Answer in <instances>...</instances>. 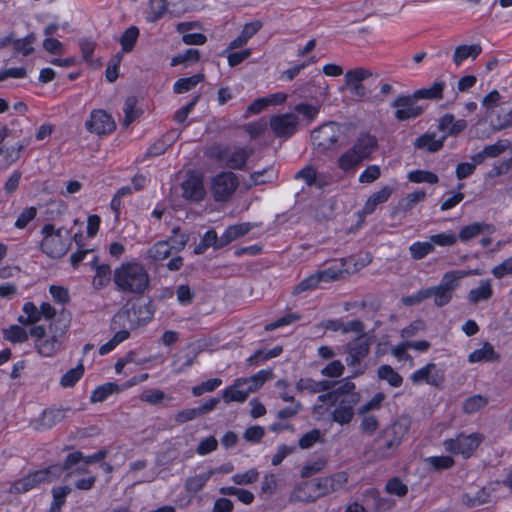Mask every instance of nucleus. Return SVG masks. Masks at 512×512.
Listing matches in <instances>:
<instances>
[{
    "label": "nucleus",
    "mask_w": 512,
    "mask_h": 512,
    "mask_svg": "<svg viewBox=\"0 0 512 512\" xmlns=\"http://www.w3.org/2000/svg\"><path fill=\"white\" fill-rule=\"evenodd\" d=\"M113 281L118 291L141 295L148 289L150 277L142 264L129 261L114 270Z\"/></svg>",
    "instance_id": "nucleus-1"
},
{
    "label": "nucleus",
    "mask_w": 512,
    "mask_h": 512,
    "mask_svg": "<svg viewBox=\"0 0 512 512\" xmlns=\"http://www.w3.org/2000/svg\"><path fill=\"white\" fill-rule=\"evenodd\" d=\"M347 481L344 474L305 481L297 485L290 494L291 502H315L338 489Z\"/></svg>",
    "instance_id": "nucleus-2"
},
{
    "label": "nucleus",
    "mask_w": 512,
    "mask_h": 512,
    "mask_svg": "<svg viewBox=\"0 0 512 512\" xmlns=\"http://www.w3.org/2000/svg\"><path fill=\"white\" fill-rule=\"evenodd\" d=\"M410 422L407 418H399L387 426L374 440L372 452L376 459H387L395 454L409 431Z\"/></svg>",
    "instance_id": "nucleus-3"
},
{
    "label": "nucleus",
    "mask_w": 512,
    "mask_h": 512,
    "mask_svg": "<svg viewBox=\"0 0 512 512\" xmlns=\"http://www.w3.org/2000/svg\"><path fill=\"white\" fill-rule=\"evenodd\" d=\"M377 147L378 141L374 135L360 133L353 146L338 158L339 169L346 173L354 171L364 160L370 159Z\"/></svg>",
    "instance_id": "nucleus-4"
},
{
    "label": "nucleus",
    "mask_w": 512,
    "mask_h": 512,
    "mask_svg": "<svg viewBox=\"0 0 512 512\" xmlns=\"http://www.w3.org/2000/svg\"><path fill=\"white\" fill-rule=\"evenodd\" d=\"M41 233L43 239L40 247L44 254L50 258H61L67 253L71 245L69 230L65 228L56 229L53 224H45Z\"/></svg>",
    "instance_id": "nucleus-5"
},
{
    "label": "nucleus",
    "mask_w": 512,
    "mask_h": 512,
    "mask_svg": "<svg viewBox=\"0 0 512 512\" xmlns=\"http://www.w3.org/2000/svg\"><path fill=\"white\" fill-rule=\"evenodd\" d=\"M253 152L250 147L216 145L210 149L209 156L230 169L244 170Z\"/></svg>",
    "instance_id": "nucleus-6"
},
{
    "label": "nucleus",
    "mask_w": 512,
    "mask_h": 512,
    "mask_svg": "<svg viewBox=\"0 0 512 512\" xmlns=\"http://www.w3.org/2000/svg\"><path fill=\"white\" fill-rule=\"evenodd\" d=\"M466 275L463 271L446 272L437 286L428 287V299L433 298L437 307H443L450 303L455 290L459 286V280Z\"/></svg>",
    "instance_id": "nucleus-7"
},
{
    "label": "nucleus",
    "mask_w": 512,
    "mask_h": 512,
    "mask_svg": "<svg viewBox=\"0 0 512 512\" xmlns=\"http://www.w3.org/2000/svg\"><path fill=\"white\" fill-rule=\"evenodd\" d=\"M371 345V337H355L345 345V362L348 367L354 368L351 377H358L365 373L366 366H362L361 363L369 355Z\"/></svg>",
    "instance_id": "nucleus-8"
},
{
    "label": "nucleus",
    "mask_w": 512,
    "mask_h": 512,
    "mask_svg": "<svg viewBox=\"0 0 512 512\" xmlns=\"http://www.w3.org/2000/svg\"><path fill=\"white\" fill-rule=\"evenodd\" d=\"M61 469L57 465H51L48 468L36 470L27 476L16 480L10 486L9 491L15 494L26 493L44 482H51L60 477Z\"/></svg>",
    "instance_id": "nucleus-9"
},
{
    "label": "nucleus",
    "mask_w": 512,
    "mask_h": 512,
    "mask_svg": "<svg viewBox=\"0 0 512 512\" xmlns=\"http://www.w3.org/2000/svg\"><path fill=\"white\" fill-rule=\"evenodd\" d=\"M359 400L360 395L356 392V385L351 381L350 388L343 392L334 405L336 407L331 412V419L340 425L349 424L354 417V407Z\"/></svg>",
    "instance_id": "nucleus-10"
},
{
    "label": "nucleus",
    "mask_w": 512,
    "mask_h": 512,
    "mask_svg": "<svg viewBox=\"0 0 512 512\" xmlns=\"http://www.w3.org/2000/svg\"><path fill=\"white\" fill-rule=\"evenodd\" d=\"M483 441L484 435L481 433H460L455 438L446 439L443 446L450 453L469 458Z\"/></svg>",
    "instance_id": "nucleus-11"
},
{
    "label": "nucleus",
    "mask_w": 512,
    "mask_h": 512,
    "mask_svg": "<svg viewBox=\"0 0 512 512\" xmlns=\"http://www.w3.org/2000/svg\"><path fill=\"white\" fill-rule=\"evenodd\" d=\"M239 185L238 178L231 171L218 173L212 178L211 191L216 202L228 201Z\"/></svg>",
    "instance_id": "nucleus-12"
},
{
    "label": "nucleus",
    "mask_w": 512,
    "mask_h": 512,
    "mask_svg": "<svg viewBox=\"0 0 512 512\" xmlns=\"http://www.w3.org/2000/svg\"><path fill=\"white\" fill-rule=\"evenodd\" d=\"M342 134L341 126L336 122L323 124L311 133L312 143L320 153L331 149Z\"/></svg>",
    "instance_id": "nucleus-13"
},
{
    "label": "nucleus",
    "mask_w": 512,
    "mask_h": 512,
    "mask_svg": "<svg viewBox=\"0 0 512 512\" xmlns=\"http://www.w3.org/2000/svg\"><path fill=\"white\" fill-rule=\"evenodd\" d=\"M418 98L415 97V93L411 95H400L392 103L391 107L395 108L394 117L398 121H406L409 119L419 117L425 107L419 105Z\"/></svg>",
    "instance_id": "nucleus-14"
},
{
    "label": "nucleus",
    "mask_w": 512,
    "mask_h": 512,
    "mask_svg": "<svg viewBox=\"0 0 512 512\" xmlns=\"http://www.w3.org/2000/svg\"><path fill=\"white\" fill-rule=\"evenodd\" d=\"M298 124L299 118L294 113L274 115L269 121L271 130L280 138L291 137L297 131Z\"/></svg>",
    "instance_id": "nucleus-15"
},
{
    "label": "nucleus",
    "mask_w": 512,
    "mask_h": 512,
    "mask_svg": "<svg viewBox=\"0 0 512 512\" xmlns=\"http://www.w3.org/2000/svg\"><path fill=\"white\" fill-rule=\"evenodd\" d=\"M86 129L94 134L103 135L112 133L115 128L113 118L104 110H93L89 120L85 123Z\"/></svg>",
    "instance_id": "nucleus-16"
},
{
    "label": "nucleus",
    "mask_w": 512,
    "mask_h": 512,
    "mask_svg": "<svg viewBox=\"0 0 512 512\" xmlns=\"http://www.w3.org/2000/svg\"><path fill=\"white\" fill-rule=\"evenodd\" d=\"M59 322L60 321L50 324L49 330L52 333L51 337H45L44 339L35 341V347L38 353L44 357H51L56 353L58 348V338L65 334L67 330V324L63 323L62 327L59 328Z\"/></svg>",
    "instance_id": "nucleus-17"
},
{
    "label": "nucleus",
    "mask_w": 512,
    "mask_h": 512,
    "mask_svg": "<svg viewBox=\"0 0 512 512\" xmlns=\"http://www.w3.org/2000/svg\"><path fill=\"white\" fill-rule=\"evenodd\" d=\"M373 76V72L363 67L348 70L344 75L345 85L357 97L366 96V89L362 82Z\"/></svg>",
    "instance_id": "nucleus-18"
},
{
    "label": "nucleus",
    "mask_w": 512,
    "mask_h": 512,
    "mask_svg": "<svg viewBox=\"0 0 512 512\" xmlns=\"http://www.w3.org/2000/svg\"><path fill=\"white\" fill-rule=\"evenodd\" d=\"M253 393V389H251L243 380V378H238L234 381V383L227 387L223 393L222 398L225 403L230 402H244L247 400L249 395Z\"/></svg>",
    "instance_id": "nucleus-19"
},
{
    "label": "nucleus",
    "mask_w": 512,
    "mask_h": 512,
    "mask_svg": "<svg viewBox=\"0 0 512 512\" xmlns=\"http://www.w3.org/2000/svg\"><path fill=\"white\" fill-rule=\"evenodd\" d=\"M182 196L191 201H201L205 196V189L201 177L190 175L181 184Z\"/></svg>",
    "instance_id": "nucleus-20"
},
{
    "label": "nucleus",
    "mask_w": 512,
    "mask_h": 512,
    "mask_svg": "<svg viewBox=\"0 0 512 512\" xmlns=\"http://www.w3.org/2000/svg\"><path fill=\"white\" fill-rule=\"evenodd\" d=\"M495 231V227L492 224L485 222H474L467 226H464L459 231V240L462 242H468L471 239L476 238L480 234H492Z\"/></svg>",
    "instance_id": "nucleus-21"
},
{
    "label": "nucleus",
    "mask_w": 512,
    "mask_h": 512,
    "mask_svg": "<svg viewBox=\"0 0 512 512\" xmlns=\"http://www.w3.org/2000/svg\"><path fill=\"white\" fill-rule=\"evenodd\" d=\"M196 356L192 344H189L181 354L175 356L172 362L173 370L177 374L185 372L194 364Z\"/></svg>",
    "instance_id": "nucleus-22"
},
{
    "label": "nucleus",
    "mask_w": 512,
    "mask_h": 512,
    "mask_svg": "<svg viewBox=\"0 0 512 512\" xmlns=\"http://www.w3.org/2000/svg\"><path fill=\"white\" fill-rule=\"evenodd\" d=\"M98 257L94 256L91 261L92 266L95 268V276L93 278V287L95 289H102L106 287L111 281V268L108 264L97 265Z\"/></svg>",
    "instance_id": "nucleus-23"
},
{
    "label": "nucleus",
    "mask_w": 512,
    "mask_h": 512,
    "mask_svg": "<svg viewBox=\"0 0 512 512\" xmlns=\"http://www.w3.org/2000/svg\"><path fill=\"white\" fill-rule=\"evenodd\" d=\"M490 491L487 488H471L462 498L463 503L468 507H476L489 501Z\"/></svg>",
    "instance_id": "nucleus-24"
},
{
    "label": "nucleus",
    "mask_w": 512,
    "mask_h": 512,
    "mask_svg": "<svg viewBox=\"0 0 512 512\" xmlns=\"http://www.w3.org/2000/svg\"><path fill=\"white\" fill-rule=\"evenodd\" d=\"M350 382V377L340 380L337 387L329 392L320 394L317 400L321 403H328L330 406H334L343 392L350 388Z\"/></svg>",
    "instance_id": "nucleus-25"
},
{
    "label": "nucleus",
    "mask_w": 512,
    "mask_h": 512,
    "mask_svg": "<svg viewBox=\"0 0 512 512\" xmlns=\"http://www.w3.org/2000/svg\"><path fill=\"white\" fill-rule=\"evenodd\" d=\"M178 137L176 131H170L156 140L147 150L148 156H159L170 147Z\"/></svg>",
    "instance_id": "nucleus-26"
},
{
    "label": "nucleus",
    "mask_w": 512,
    "mask_h": 512,
    "mask_svg": "<svg viewBox=\"0 0 512 512\" xmlns=\"http://www.w3.org/2000/svg\"><path fill=\"white\" fill-rule=\"evenodd\" d=\"M446 87V83L443 80L435 81L430 87L421 88L416 90L415 97L420 99L428 100H440L443 98V91Z\"/></svg>",
    "instance_id": "nucleus-27"
},
{
    "label": "nucleus",
    "mask_w": 512,
    "mask_h": 512,
    "mask_svg": "<svg viewBox=\"0 0 512 512\" xmlns=\"http://www.w3.org/2000/svg\"><path fill=\"white\" fill-rule=\"evenodd\" d=\"M481 52L482 47L479 44L457 46L453 54V62L456 66H459L469 57L475 59Z\"/></svg>",
    "instance_id": "nucleus-28"
},
{
    "label": "nucleus",
    "mask_w": 512,
    "mask_h": 512,
    "mask_svg": "<svg viewBox=\"0 0 512 512\" xmlns=\"http://www.w3.org/2000/svg\"><path fill=\"white\" fill-rule=\"evenodd\" d=\"M493 295V289L490 280H482L480 285L471 289L468 294V300L472 304H477L480 301L489 300Z\"/></svg>",
    "instance_id": "nucleus-29"
},
{
    "label": "nucleus",
    "mask_w": 512,
    "mask_h": 512,
    "mask_svg": "<svg viewBox=\"0 0 512 512\" xmlns=\"http://www.w3.org/2000/svg\"><path fill=\"white\" fill-rule=\"evenodd\" d=\"M251 230L249 223H241L237 225L229 226L225 232L221 235L220 246H226L232 241L238 239L241 236L246 235Z\"/></svg>",
    "instance_id": "nucleus-30"
},
{
    "label": "nucleus",
    "mask_w": 512,
    "mask_h": 512,
    "mask_svg": "<svg viewBox=\"0 0 512 512\" xmlns=\"http://www.w3.org/2000/svg\"><path fill=\"white\" fill-rule=\"evenodd\" d=\"M498 358L494 347L486 342L484 345L471 352L468 356V361L470 363H479V362H490Z\"/></svg>",
    "instance_id": "nucleus-31"
},
{
    "label": "nucleus",
    "mask_w": 512,
    "mask_h": 512,
    "mask_svg": "<svg viewBox=\"0 0 512 512\" xmlns=\"http://www.w3.org/2000/svg\"><path fill=\"white\" fill-rule=\"evenodd\" d=\"M172 253L169 241H158L154 245H152L146 253V259L151 260L153 262L165 260Z\"/></svg>",
    "instance_id": "nucleus-32"
},
{
    "label": "nucleus",
    "mask_w": 512,
    "mask_h": 512,
    "mask_svg": "<svg viewBox=\"0 0 512 512\" xmlns=\"http://www.w3.org/2000/svg\"><path fill=\"white\" fill-rule=\"evenodd\" d=\"M35 41L36 37L33 33L19 39H16L13 33V40L10 44L13 45L14 54L28 56L34 51L33 44Z\"/></svg>",
    "instance_id": "nucleus-33"
},
{
    "label": "nucleus",
    "mask_w": 512,
    "mask_h": 512,
    "mask_svg": "<svg viewBox=\"0 0 512 512\" xmlns=\"http://www.w3.org/2000/svg\"><path fill=\"white\" fill-rule=\"evenodd\" d=\"M426 196L425 191L420 190L413 193H409L405 197H403L394 208V214L399 212L406 213L410 211L417 203L422 201Z\"/></svg>",
    "instance_id": "nucleus-34"
},
{
    "label": "nucleus",
    "mask_w": 512,
    "mask_h": 512,
    "mask_svg": "<svg viewBox=\"0 0 512 512\" xmlns=\"http://www.w3.org/2000/svg\"><path fill=\"white\" fill-rule=\"evenodd\" d=\"M215 473L214 470H208L206 472L191 476L185 481V489L189 493H197L206 485L208 480Z\"/></svg>",
    "instance_id": "nucleus-35"
},
{
    "label": "nucleus",
    "mask_w": 512,
    "mask_h": 512,
    "mask_svg": "<svg viewBox=\"0 0 512 512\" xmlns=\"http://www.w3.org/2000/svg\"><path fill=\"white\" fill-rule=\"evenodd\" d=\"M23 314L18 317L22 325L36 324L42 318L39 308L33 302H25L22 307Z\"/></svg>",
    "instance_id": "nucleus-36"
},
{
    "label": "nucleus",
    "mask_w": 512,
    "mask_h": 512,
    "mask_svg": "<svg viewBox=\"0 0 512 512\" xmlns=\"http://www.w3.org/2000/svg\"><path fill=\"white\" fill-rule=\"evenodd\" d=\"M204 80V75L199 73L190 77L180 78L173 85V91L176 94H183L194 89Z\"/></svg>",
    "instance_id": "nucleus-37"
},
{
    "label": "nucleus",
    "mask_w": 512,
    "mask_h": 512,
    "mask_svg": "<svg viewBox=\"0 0 512 512\" xmlns=\"http://www.w3.org/2000/svg\"><path fill=\"white\" fill-rule=\"evenodd\" d=\"M28 144L29 141H23L17 143L16 146L7 147L4 143L0 142V155H2L8 163H14L20 158L22 151Z\"/></svg>",
    "instance_id": "nucleus-38"
},
{
    "label": "nucleus",
    "mask_w": 512,
    "mask_h": 512,
    "mask_svg": "<svg viewBox=\"0 0 512 512\" xmlns=\"http://www.w3.org/2000/svg\"><path fill=\"white\" fill-rule=\"evenodd\" d=\"M219 493L225 496H236L240 502L246 505L251 504L255 499L252 492L234 486L221 487Z\"/></svg>",
    "instance_id": "nucleus-39"
},
{
    "label": "nucleus",
    "mask_w": 512,
    "mask_h": 512,
    "mask_svg": "<svg viewBox=\"0 0 512 512\" xmlns=\"http://www.w3.org/2000/svg\"><path fill=\"white\" fill-rule=\"evenodd\" d=\"M436 368L434 363H429L426 366L416 370L411 375V380L414 384H419L421 382H426L431 385H437L438 380L431 376V372Z\"/></svg>",
    "instance_id": "nucleus-40"
},
{
    "label": "nucleus",
    "mask_w": 512,
    "mask_h": 512,
    "mask_svg": "<svg viewBox=\"0 0 512 512\" xmlns=\"http://www.w3.org/2000/svg\"><path fill=\"white\" fill-rule=\"evenodd\" d=\"M71 491L72 488L67 485L54 487L51 491L53 502L50 507V512H61V508L66 502V497Z\"/></svg>",
    "instance_id": "nucleus-41"
},
{
    "label": "nucleus",
    "mask_w": 512,
    "mask_h": 512,
    "mask_svg": "<svg viewBox=\"0 0 512 512\" xmlns=\"http://www.w3.org/2000/svg\"><path fill=\"white\" fill-rule=\"evenodd\" d=\"M415 148L436 152L443 146L441 140H437L434 134H424L418 137L414 143Z\"/></svg>",
    "instance_id": "nucleus-42"
},
{
    "label": "nucleus",
    "mask_w": 512,
    "mask_h": 512,
    "mask_svg": "<svg viewBox=\"0 0 512 512\" xmlns=\"http://www.w3.org/2000/svg\"><path fill=\"white\" fill-rule=\"evenodd\" d=\"M120 391L119 386L116 383L108 382L98 386L91 394V402H103L113 393Z\"/></svg>",
    "instance_id": "nucleus-43"
},
{
    "label": "nucleus",
    "mask_w": 512,
    "mask_h": 512,
    "mask_svg": "<svg viewBox=\"0 0 512 512\" xmlns=\"http://www.w3.org/2000/svg\"><path fill=\"white\" fill-rule=\"evenodd\" d=\"M377 374L381 380L387 381L392 387H400L403 383L402 376L390 365H381Z\"/></svg>",
    "instance_id": "nucleus-44"
},
{
    "label": "nucleus",
    "mask_w": 512,
    "mask_h": 512,
    "mask_svg": "<svg viewBox=\"0 0 512 512\" xmlns=\"http://www.w3.org/2000/svg\"><path fill=\"white\" fill-rule=\"evenodd\" d=\"M434 251L435 248L430 241H416L409 246L411 258L414 260H421Z\"/></svg>",
    "instance_id": "nucleus-45"
},
{
    "label": "nucleus",
    "mask_w": 512,
    "mask_h": 512,
    "mask_svg": "<svg viewBox=\"0 0 512 512\" xmlns=\"http://www.w3.org/2000/svg\"><path fill=\"white\" fill-rule=\"evenodd\" d=\"M283 351L282 346H275L270 350H257L253 355L247 359L249 365H257L260 362L275 358L279 356Z\"/></svg>",
    "instance_id": "nucleus-46"
},
{
    "label": "nucleus",
    "mask_w": 512,
    "mask_h": 512,
    "mask_svg": "<svg viewBox=\"0 0 512 512\" xmlns=\"http://www.w3.org/2000/svg\"><path fill=\"white\" fill-rule=\"evenodd\" d=\"M139 37V29L136 26L127 28L120 38V44L124 53L131 52Z\"/></svg>",
    "instance_id": "nucleus-47"
},
{
    "label": "nucleus",
    "mask_w": 512,
    "mask_h": 512,
    "mask_svg": "<svg viewBox=\"0 0 512 512\" xmlns=\"http://www.w3.org/2000/svg\"><path fill=\"white\" fill-rule=\"evenodd\" d=\"M167 7V0H150L147 21L156 22L161 19L166 14Z\"/></svg>",
    "instance_id": "nucleus-48"
},
{
    "label": "nucleus",
    "mask_w": 512,
    "mask_h": 512,
    "mask_svg": "<svg viewBox=\"0 0 512 512\" xmlns=\"http://www.w3.org/2000/svg\"><path fill=\"white\" fill-rule=\"evenodd\" d=\"M83 374L84 366L82 363H79L61 377L60 385L64 388L73 387L82 378Z\"/></svg>",
    "instance_id": "nucleus-49"
},
{
    "label": "nucleus",
    "mask_w": 512,
    "mask_h": 512,
    "mask_svg": "<svg viewBox=\"0 0 512 512\" xmlns=\"http://www.w3.org/2000/svg\"><path fill=\"white\" fill-rule=\"evenodd\" d=\"M343 266V263L334 264L323 270L317 271L322 283H328L340 279L344 273Z\"/></svg>",
    "instance_id": "nucleus-50"
},
{
    "label": "nucleus",
    "mask_w": 512,
    "mask_h": 512,
    "mask_svg": "<svg viewBox=\"0 0 512 512\" xmlns=\"http://www.w3.org/2000/svg\"><path fill=\"white\" fill-rule=\"evenodd\" d=\"M140 400L150 405L161 404L164 400L171 401L172 397L167 396L162 390L147 389L140 395Z\"/></svg>",
    "instance_id": "nucleus-51"
},
{
    "label": "nucleus",
    "mask_w": 512,
    "mask_h": 512,
    "mask_svg": "<svg viewBox=\"0 0 512 512\" xmlns=\"http://www.w3.org/2000/svg\"><path fill=\"white\" fill-rule=\"evenodd\" d=\"M67 409L45 410L42 415V425L51 428L66 417Z\"/></svg>",
    "instance_id": "nucleus-52"
},
{
    "label": "nucleus",
    "mask_w": 512,
    "mask_h": 512,
    "mask_svg": "<svg viewBox=\"0 0 512 512\" xmlns=\"http://www.w3.org/2000/svg\"><path fill=\"white\" fill-rule=\"evenodd\" d=\"M273 377L272 370H260L256 374L248 378H243L245 383L253 389V392L258 390L262 385Z\"/></svg>",
    "instance_id": "nucleus-53"
},
{
    "label": "nucleus",
    "mask_w": 512,
    "mask_h": 512,
    "mask_svg": "<svg viewBox=\"0 0 512 512\" xmlns=\"http://www.w3.org/2000/svg\"><path fill=\"white\" fill-rule=\"evenodd\" d=\"M137 98L135 96H129L125 100L123 111L125 114L124 124L130 125L135 119L141 115V111L136 109Z\"/></svg>",
    "instance_id": "nucleus-54"
},
{
    "label": "nucleus",
    "mask_w": 512,
    "mask_h": 512,
    "mask_svg": "<svg viewBox=\"0 0 512 512\" xmlns=\"http://www.w3.org/2000/svg\"><path fill=\"white\" fill-rule=\"evenodd\" d=\"M409 181L413 183H429L436 184L439 181L438 176L430 171L425 170H414L408 174Z\"/></svg>",
    "instance_id": "nucleus-55"
},
{
    "label": "nucleus",
    "mask_w": 512,
    "mask_h": 512,
    "mask_svg": "<svg viewBox=\"0 0 512 512\" xmlns=\"http://www.w3.org/2000/svg\"><path fill=\"white\" fill-rule=\"evenodd\" d=\"M200 59V52L198 49L190 48L181 54L174 56L171 59V66L180 64L195 63Z\"/></svg>",
    "instance_id": "nucleus-56"
},
{
    "label": "nucleus",
    "mask_w": 512,
    "mask_h": 512,
    "mask_svg": "<svg viewBox=\"0 0 512 512\" xmlns=\"http://www.w3.org/2000/svg\"><path fill=\"white\" fill-rule=\"evenodd\" d=\"M322 283L317 272L304 278L297 286H295L293 293L300 294L305 291L316 289Z\"/></svg>",
    "instance_id": "nucleus-57"
},
{
    "label": "nucleus",
    "mask_w": 512,
    "mask_h": 512,
    "mask_svg": "<svg viewBox=\"0 0 512 512\" xmlns=\"http://www.w3.org/2000/svg\"><path fill=\"white\" fill-rule=\"evenodd\" d=\"M4 338L12 343H22L28 339V334L24 328L18 325H12L3 331Z\"/></svg>",
    "instance_id": "nucleus-58"
},
{
    "label": "nucleus",
    "mask_w": 512,
    "mask_h": 512,
    "mask_svg": "<svg viewBox=\"0 0 512 512\" xmlns=\"http://www.w3.org/2000/svg\"><path fill=\"white\" fill-rule=\"evenodd\" d=\"M430 243H433V247L436 245L442 247H450L456 244L457 236L452 232H443L429 237Z\"/></svg>",
    "instance_id": "nucleus-59"
},
{
    "label": "nucleus",
    "mask_w": 512,
    "mask_h": 512,
    "mask_svg": "<svg viewBox=\"0 0 512 512\" xmlns=\"http://www.w3.org/2000/svg\"><path fill=\"white\" fill-rule=\"evenodd\" d=\"M385 490L391 495L404 497L408 492V487L400 478L393 477L386 483Z\"/></svg>",
    "instance_id": "nucleus-60"
},
{
    "label": "nucleus",
    "mask_w": 512,
    "mask_h": 512,
    "mask_svg": "<svg viewBox=\"0 0 512 512\" xmlns=\"http://www.w3.org/2000/svg\"><path fill=\"white\" fill-rule=\"evenodd\" d=\"M488 400L481 395H474L469 397L463 404V411L467 414H473L485 407Z\"/></svg>",
    "instance_id": "nucleus-61"
},
{
    "label": "nucleus",
    "mask_w": 512,
    "mask_h": 512,
    "mask_svg": "<svg viewBox=\"0 0 512 512\" xmlns=\"http://www.w3.org/2000/svg\"><path fill=\"white\" fill-rule=\"evenodd\" d=\"M510 145L511 143L507 139L499 140L494 144L485 146L483 148V154H485L486 158H495L506 151Z\"/></svg>",
    "instance_id": "nucleus-62"
},
{
    "label": "nucleus",
    "mask_w": 512,
    "mask_h": 512,
    "mask_svg": "<svg viewBox=\"0 0 512 512\" xmlns=\"http://www.w3.org/2000/svg\"><path fill=\"white\" fill-rule=\"evenodd\" d=\"M345 366L340 360H333L321 370V375L329 378H339L344 374Z\"/></svg>",
    "instance_id": "nucleus-63"
},
{
    "label": "nucleus",
    "mask_w": 512,
    "mask_h": 512,
    "mask_svg": "<svg viewBox=\"0 0 512 512\" xmlns=\"http://www.w3.org/2000/svg\"><path fill=\"white\" fill-rule=\"evenodd\" d=\"M189 240L188 235L179 233V229H173V235L166 241H169L171 251L180 252L183 250Z\"/></svg>",
    "instance_id": "nucleus-64"
}]
</instances>
